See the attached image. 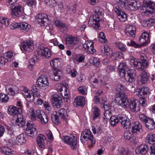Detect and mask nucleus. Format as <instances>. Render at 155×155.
Returning <instances> with one entry per match:
<instances>
[{
	"mask_svg": "<svg viewBox=\"0 0 155 155\" xmlns=\"http://www.w3.org/2000/svg\"><path fill=\"white\" fill-rule=\"evenodd\" d=\"M48 16L45 13L38 14L36 16L37 21L41 23V26L44 25L45 23L48 21Z\"/></svg>",
	"mask_w": 155,
	"mask_h": 155,
	"instance_id": "obj_22",
	"label": "nucleus"
},
{
	"mask_svg": "<svg viewBox=\"0 0 155 155\" xmlns=\"http://www.w3.org/2000/svg\"><path fill=\"white\" fill-rule=\"evenodd\" d=\"M121 53H119L118 52H116L114 53H113L111 54L110 56H109L113 60H117L118 58H120V55Z\"/></svg>",
	"mask_w": 155,
	"mask_h": 155,
	"instance_id": "obj_50",
	"label": "nucleus"
},
{
	"mask_svg": "<svg viewBox=\"0 0 155 155\" xmlns=\"http://www.w3.org/2000/svg\"><path fill=\"white\" fill-rule=\"evenodd\" d=\"M59 117L65 120L66 119V116L67 115V111L64 108H61L60 109L59 111Z\"/></svg>",
	"mask_w": 155,
	"mask_h": 155,
	"instance_id": "obj_41",
	"label": "nucleus"
},
{
	"mask_svg": "<svg viewBox=\"0 0 155 155\" xmlns=\"http://www.w3.org/2000/svg\"><path fill=\"white\" fill-rule=\"evenodd\" d=\"M20 49L26 52H31L34 49V46L33 42L32 41H27L21 43Z\"/></svg>",
	"mask_w": 155,
	"mask_h": 155,
	"instance_id": "obj_15",
	"label": "nucleus"
},
{
	"mask_svg": "<svg viewBox=\"0 0 155 155\" xmlns=\"http://www.w3.org/2000/svg\"><path fill=\"white\" fill-rule=\"evenodd\" d=\"M117 45L118 46V48L123 51H126L127 48L125 45L120 42L117 43Z\"/></svg>",
	"mask_w": 155,
	"mask_h": 155,
	"instance_id": "obj_55",
	"label": "nucleus"
},
{
	"mask_svg": "<svg viewBox=\"0 0 155 155\" xmlns=\"http://www.w3.org/2000/svg\"><path fill=\"white\" fill-rule=\"evenodd\" d=\"M149 88L147 87H142L141 88L136 89L137 94L138 96H143L146 95L148 92Z\"/></svg>",
	"mask_w": 155,
	"mask_h": 155,
	"instance_id": "obj_31",
	"label": "nucleus"
},
{
	"mask_svg": "<svg viewBox=\"0 0 155 155\" xmlns=\"http://www.w3.org/2000/svg\"><path fill=\"white\" fill-rule=\"evenodd\" d=\"M134 2L131 1L127 2L125 1V2L122 3L120 5V7L122 8H124L130 11H134L135 9L136 1Z\"/></svg>",
	"mask_w": 155,
	"mask_h": 155,
	"instance_id": "obj_18",
	"label": "nucleus"
},
{
	"mask_svg": "<svg viewBox=\"0 0 155 155\" xmlns=\"http://www.w3.org/2000/svg\"><path fill=\"white\" fill-rule=\"evenodd\" d=\"M13 86L10 84L7 85L6 86V92L9 95L14 96L15 94V92L13 88Z\"/></svg>",
	"mask_w": 155,
	"mask_h": 155,
	"instance_id": "obj_32",
	"label": "nucleus"
},
{
	"mask_svg": "<svg viewBox=\"0 0 155 155\" xmlns=\"http://www.w3.org/2000/svg\"><path fill=\"white\" fill-rule=\"evenodd\" d=\"M146 127L150 130H153L155 128V122L153 118L148 117L145 123Z\"/></svg>",
	"mask_w": 155,
	"mask_h": 155,
	"instance_id": "obj_25",
	"label": "nucleus"
},
{
	"mask_svg": "<svg viewBox=\"0 0 155 155\" xmlns=\"http://www.w3.org/2000/svg\"><path fill=\"white\" fill-rule=\"evenodd\" d=\"M150 41V36L148 33H143L140 37L138 41L139 43L136 44V48H141L144 46Z\"/></svg>",
	"mask_w": 155,
	"mask_h": 155,
	"instance_id": "obj_11",
	"label": "nucleus"
},
{
	"mask_svg": "<svg viewBox=\"0 0 155 155\" xmlns=\"http://www.w3.org/2000/svg\"><path fill=\"white\" fill-rule=\"evenodd\" d=\"M37 83H38L40 88L43 89L47 88L49 84L47 76L45 75H41L38 78Z\"/></svg>",
	"mask_w": 155,
	"mask_h": 155,
	"instance_id": "obj_13",
	"label": "nucleus"
},
{
	"mask_svg": "<svg viewBox=\"0 0 155 155\" xmlns=\"http://www.w3.org/2000/svg\"><path fill=\"white\" fill-rule=\"evenodd\" d=\"M135 133L133 134L131 132L127 131L124 133V136L125 139L127 140H130L131 143L135 146H136Z\"/></svg>",
	"mask_w": 155,
	"mask_h": 155,
	"instance_id": "obj_19",
	"label": "nucleus"
},
{
	"mask_svg": "<svg viewBox=\"0 0 155 155\" xmlns=\"http://www.w3.org/2000/svg\"><path fill=\"white\" fill-rule=\"evenodd\" d=\"M136 69L140 71V75L138 77L137 84L139 85L146 83L150 77L145 69L148 67V62L143 55L141 56L140 59L136 61Z\"/></svg>",
	"mask_w": 155,
	"mask_h": 155,
	"instance_id": "obj_1",
	"label": "nucleus"
},
{
	"mask_svg": "<svg viewBox=\"0 0 155 155\" xmlns=\"http://www.w3.org/2000/svg\"><path fill=\"white\" fill-rule=\"evenodd\" d=\"M21 109L14 106H9L8 111L9 113L13 116L18 114V118L16 120L15 125L23 127L25 124V119L23 116L20 114Z\"/></svg>",
	"mask_w": 155,
	"mask_h": 155,
	"instance_id": "obj_6",
	"label": "nucleus"
},
{
	"mask_svg": "<svg viewBox=\"0 0 155 155\" xmlns=\"http://www.w3.org/2000/svg\"><path fill=\"white\" fill-rule=\"evenodd\" d=\"M116 86L117 92L115 97L114 102L120 106L126 107L129 104V101L124 92L125 86L121 83L118 84Z\"/></svg>",
	"mask_w": 155,
	"mask_h": 155,
	"instance_id": "obj_3",
	"label": "nucleus"
},
{
	"mask_svg": "<svg viewBox=\"0 0 155 155\" xmlns=\"http://www.w3.org/2000/svg\"><path fill=\"white\" fill-rule=\"evenodd\" d=\"M120 76L123 77L125 76L126 72H127V76L128 77L129 81L132 83L135 81L134 77L136 74L134 73L135 70H129L127 65L124 63H121L118 66Z\"/></svg>",
	"mask_w": 155,
	"mask_h": 155,
	"instance_id": "obj_5",
	"label": "nucleus"
},
{
	"mask_svg": "<svg viewBox=\"0 0 155 155\" xmlns=\"http://www.w3.org/2000/svg\"><path fill=\"white\" fill-rule=\"evenodd\" d=\"M85 51L87 54H94L96 52V50L94 49V46L90 47Z\"/></svg>",
	"mask_w": 155,
	"mask_h": 155,
	"instance_id": "obj_58",
	"label": "nucleus"
},
{
	"mask_svg": "<svg viewBox=\"0 0 155 155\" xmlns=\"http://www.w3.org/2000/svg\"><path fill=\"white\" fill-rule=\"evenodd\" d=\"M104 119H109L110 118L111 114L110 110H105L104 113Z\"/></svg>",
	"mask_w": 155,
	"mask_h": 155,
	"instance_id": "obj_56",
	"label": "nucleus"
},
{
	"mask_svg": "<svg viewBox=\"0 0 155 155\" xmlns=\"http://www.w3.org/2000/svg\"><path fill=\"white\" fill-rule=\"evenodd\" d=\"M45 4L51 7H54L55 5V2L54 0H49L45 2Z\"/></svg>",
	"mask_w": 155,
	"mask_h": 155,
	"instance_id": "obj_60",
	"label": "nucleus"
},
{
	"mask_svg": "<svg viewBox=\"0 0 155 155\" xmlns=\"http://www.w3.org/2000/svg\"><path fill=\"white\" fill-rule=\"evenodd\" d=\"M101 106L105 110H110L111 108V106L109 103L107 101H105L104 102L101 103Z\"/></svg>",
	"mask_w": 155,
	"mask_h": 155,
	"instance_id": "obj_48",
	"label": "nucleus"
},
{
	"mask_svg": "<svg viewBox=\"0 0 155 155\" xmlns=\"http://www.w3.org/2000/svg\"><path fill=\"white\" fill-rule=\"evenodd\" d=\"M4 56H1L0 57V64L2 65H5L8 61V60Z\"/></svg>",
	"mask_w": 155,
	"mask_h": 155,
	"instance_id": "obj_64",
	"label": "nucleus"
},
{
	"mask_svg": "<svg viewBox=\"0 0 155 155\" xmlns=\"http://www.w3.org/2000/svg\"><path fill=\"white\" fill-rule=\"evenodd\" d=\"M94 46V42L89 41H86L83 45V47L85 50H87L91 46Z\"/></svg>",
	"mask_w": 155,
	"mask_h": 155,
	"instance_id": "obj_49",
	"label": "nucleus"
},
{
	"mask_svg": "<svg viewBox=\"0 0 155 155\" xmlns=\"http://www.w3.org/2000/svg\"><path fill=\"white\" fill-rule=\"evenodd\" d=\"M91 62L96 67H98L101 63V62L99 58L95 57H94L93 59L91 60Z\"/></svg>",
	"mask_w": 155,
	"mask_h": 155,
	"instance_id": "obj_46",
	"label": "nucleus"
},
{
	"mask_svg": "<svg viewBox=\"0 0 155 155\" xmlns=\"http://www.w3.org/2000/svg\"><path fill=\"white\" fill-rule=\"evenodd\" d=\"M143 132L141 124L139 122H136V134L138 132L141 133Z\"/></svg>",
	"mask_w": 155,
	"mask_h": 155,
	"instance_id": "obj_54",
	"label": "nucleus"
},
{
	"mask_svg": "<svg viewBox=\"0 0 155 155\" xmlns=\"http://www.w3.org/2000/svg\"><path fill=\"white\" fill-rule=\"evenodd\" d=\"M130 107L131 110L135 112L136 110V100L131 98L130 103Z\"/></svg>",
	"mask_w": 155,
	"mask_h": 155,
	"instance_id": "obj_45",
	"label": "nucleus"
},
{
	"mask_svg": "<svg viewBox=\"0 0 155 155\" xmlns=\"http://www.w3.org/2000/svg\"><path fill=\"white\" fill-rule=\"evenodd\" d=\"M85 103V98L81 96L76 97L74 101V104L76 107L83 106Z\"/></svg>",
	"mask_w": 155,
	"mask_h": 155,
	"instance_id": "obj_27",
	"label": "nucleus"
},
{
	"mask_svg": "<svg viewBox=\"0 0 155 155\" xmlns=\"http://www.w3.org/2000/svg\"><path fill=\"white\" fill-rule=\"evenodd\" d=\"M118 117V115L117 117L113 116H111L110 119V124L112 126H115L119 122H120L119 119Z\"/></svg>",
	"mask_w": 155,
	"mask_h": 155,
	"instance_id": "obj_35",
	"label": "nucleus"
},
{
	"mask_svg": "<svg viewBox=\"0 0 155 155\" xmlns=\"http://www.w3.org/2000/svg\"><path fill=\"white\" fill-rule=\"evenodd\" d=\"M54 25L58 28L61 31L67 32L68 30L67 25L59 20H57L54 22Z\"/></svg>",
	"mask_w": 155,
	"mask_h": 155,
	"instance_id": "obj_20",
	"label": "nucleus"
},
{
	"mask_svg": "<svg viewBox=\"0 0 155 155\" xmlns=\"http://www.w3.org/2000/svg\"><path fill=\"white\" fill-rule=\"evenodd\" d=\"M21 22H14L12 23L10 25V28L12 29L20 28L21 25Z\"/></svg>",
	"mask_w": 155,
	"mask_h": 155,
	"instance_id": "obj_57",
	"label": "nucleus"
},
{
	"mask_svg": "<svg viewBox=\"0 0 155 155\" xmlns=\"http://www.w3.org/2000/svg\"><path fill=\"white\" fill-rule=\"evenodd\" d=\"M51 98L52 99V102H59V103H63V101L61 97L60 96L57 94H54L51 96Z\"/></svg>",
	"mask_w": 155,
	"mask_h": 155,
	"instance_id": "obj_42",
	"label": "nucleus"
},
{
	"mask_svg": "<svg viewBox=\"0 0 155 155\" xmlns=\"http://www.w3.org/2000/svg\"><path fill=\"white\" fill-rule=\"evenodd\" d=\"M92 130L94 134H95L97 133H98L100 132L101 129V128L100 127H98L97 126H96V127L94 126H93L92 127Z\"/></svg>",
	"mask_w": 155,
	"mask_h": 155,
	"instance_id": "obj_59",
	"label": "nucleus"
},
{
	"mask_svg": "<svg viewBox=\"0 0 155 155\" xmlns=\"http://www.w3.org/2000/svg\"><path fill=\"white\" fill-rule=\"evenodd\" d=\"M57 113L55 112L52 114L51 115V119L52 121L56 124L58 125L59 124L60 121L58 116L57 115Z\"/></svg>",
	"mask_w": 155,
	"mask_h": 155,
	"instance_id": "obj_39",
	"label": "nucleus"
},
{
	"mask_svg": "<svg viewBox=\"0 0 155 155\" xmlns=\"http://www.w3.org/2000/svg\"><path fill=\"white\" fill-rule=\"evenodd\" d=\"M0 151L2 153L7 155H14L15 154V152L12 150L11 149L7 147H1Z\"/></svg>",
	"mask_w": 155,
	"mask_h": 155,
	"instance_id": "obj_29",
	"label": "nucleus"
},
{
	"mask_svg": "<svg viewBox=\"0 0 155 155\" xmlns=\"http://www.w3.org/2000/svg\"><path fill=\"white\" fill-rule=\"evenodd\" d=\"M78 90L80 94H86L87 93V89L86 87L84 86L80 87L78 88Z\"/></svg>",
	"mask_w": 155,
	"mask_h": 155,
	"instance_id": "obj_51",
	"label": "nucleus"
},
{
	"mask_svg": "<svg viewBox=\"0 0 155 155\" xmlns=\"http://www.w3.org/2000/svg\"><path fill=\"white\" fill-rule=\"evenodd\" d=\"M118 117L120 122L124 128H129L130 132L133 134L136 133V124L135 122L131 123L130 119L123 114H119Z\"/></svg>",
	"mask_w": 155,
	"mask_h": 155,
	"instance_id": "obj_8",
	"label": "nucleus"
},
{
	"mask_svg": "<svg viewBox=\"0 0 155 155\" xmlns=\"http://www.w3.org/2000/svg\"><path fill=\"white\" fill-rule=\"evenodd\" d=\"M146 143L150 144L155 143V134L150 133L147 135L145 139Z\"/></svg>",
	"mask_w": 155,
	"mask_h": 155,
	"instance_id": "obj_30",
	"label": "nucleus"
},
{
	"mask_svg": "<svg viewBox=\"0 0 155 155\" xmlns=\"http://www.w3.org/2000/svg\"><path fill=\"white\" fill-rule=\"evenodd\" d=\"M16 140L17 142L20 145H21L24 143L26 142L25 139L24 134H22L18 136Z\"/></svg>",
	"mask_w": 155,
	"mask_h": 155,
	"instance_id": "obj_37",
	"label": "nucleus"
},
{
	"mask_svg": "<svg viewBox=\"0 0 155 155\" xmlns=\"http://www.w3.org/2000/svg\"><path fill=\"white\" fill-rule=\"evenodd\" d=\"M93 137V136L90 130H86L81 133L80 140L82 143H85L83 140V139L85 141H90L92 144H94L95 143V141Z\"/></svg>",
	"mask_w": 155,
	"mask_h": 155,
	"instance_id": "obj_10",
	"label": "nucleus"
},
{
	"mask_svg": "<svg viewBox=\"0 0 155 155\" xmlns=\"http://www.w3.org/2000/svg\"><path fill=\"white\" fill-rule=\"evenodd\" d=\"M125 32L128 36L134 38L135 36L136 27L132 26H127L125 29Z\"/></svg>",
	"mask_w": 155,
	"mask_h": 155,
	"instance_id": "obj_23",
	"label": "nucleus"
},
{
	"mask_svg": "<svg viewBox=\"0 0 155 155\" xmlns=\"http://www.w3.org/2000/svg\"><path fill=\"white\" fill-rule=\"evenodd\" d=\"M95 15L93 16V18H90L88 22L90 27H93V29L97 30L100 29V24L99 22L100 21V16L102 15L103 13V9L98 6L95 7L94 8Z\"/></svg>",
	"mask_w": 155,
	"mask_h": 155,
	"instance_id": "obj_4",
	"label": "nucleus"
},
{
	"mask_svg": "<svg viewBox=\"0 0 155 155\" xmlns=\"http://www.w3.org/2000/svg\"><path fill=\"white\" fill-rule=\"evenodd\" d=\"M93 120L99 118L101 116V111L97 107H94L93 108Z\"/></svg>",
	"mask_w": 155,
	"mask_h": 155,
	"instance_id": "obj_33",
	"label": "nucleus"
},
{
	"mask_svg": "<svg viewBox=\"0 0 155 155\" xmlns=\"http://www.w3.org/2000/svg\"><path fill=\"white\" fill-rule=\"evenodd\" d=\"M139 117L142 121L145 123L149 117H146L143 114H141L139 115Z\"/></svg>",
	"mask_w": 155,
	"mask_h": 155,
	"instance_id": "obj_62",
	"label": "nucleus"
},
{
	"mask_svg": "<svg viewBox=\"0 0 155 155\" xmlns=\"http://www.w3.org/2000/svg\"><path fill=\"white\" fill-rule=\"evenodd\" d=\"M65 43L68 47H72L77 43V38L70 35L67 34L65 35Z\"/></svg>",
	"mask_w": 155,
	"mask_h": 155,
	"instance_id": "obj_17",
	"label": "nucleus"
},
{
	"mask_svg": "<svg viewBox=\"0 0 155 155\" xmlns=\"http://www.w3.org/2000/svg\"><path fill=\"white\" fill-rule=\"evenodd\" d=\"M53 72L54 75L51 77V79L56 81H59L62 74L61 71L58 69H54Z\"/></svg>",
	"mask_w": 155,
	"mask_h": 155,
	"instance_id": "obj_24",
	"label": "nucleus"
},
{
	"mask_svg": "<svg viewBox=\"0 0 155 155\" xmlns=\"http://www.w3.org/2000/svg\"><path fill=\"white\" fill-rule=\"evenodd\" d=\"M26 131V133L28 135L31 137H35L38 134V131L36 129L33 128L31 130H28Z\"/></svg>",
	"mask_w": 155,
	"mask_h": 155,
	"instance_id": "obj_40",
	"label": "nucleus"
},
{
	"mask_svg": "<svg viewBox=\"0 0 155 155\" xmlns=\"http://www.w3.org/2000/svg\"><path fill=\"white\" fill-rule=\"evenodd\" d=\"M99 40L101 43H107L108 41L106 38L104 33L103 32H100L99 35Z\"/></svg>",
	"mask_w": 155,
	"mask_h": 155,
	"instance_id": "obj_44",
	"label": "nucleus"
},
{
	"mask_svg": "<svg viewBox=\"0 0 155 155\" xmlns=\"http://www.w3.org/2000/svg\"><path fill=\"white\" fill-rule=\"evenodd\" d=\"M29 111L31 116V119L33 120L36 119V117L39 120L42 124H45L48 123L49 118L47 115L42 111L38 110L36 111L35 114L34 109L33 108L29 109Z\"/></svg>",
	"mask_w": 155,
	"mask_h": 155,
	"instance_id": "obj_7",
	"label": "nucleus"
},
{
	"mask_svg": "<svg viewBox=\"0 0 155 155\" xmlns=\"http://www.w3.org/2000/svg\"><path fill=\"white\" fill-rule=\"evenodd\" d=\"M9 97L6 94L0 93V102L7 103L8 101Z\"/></svg>",
	"mask_w": 155,
	"mask_h": 155,
	"instance_id": "obj_43",
	"label": "nucleus"
},
{
	"mask_svg": "<svg viewBox=\"0 0 155 155\" xmlns=\"http://www.w3.org/2000/svg\"><path fill=\"white\" fill-rule=\"evenodd\" d=\"M9 24V20L8 18H2L0 20V25H2L1 28L8 26Z\"/></svg>",
	"mask_w": 155,
	"mask_h": 155,
	"instance_id": "obj_38",
	"label": "nucleus"
},
{
	"mask_svg": "<svg viewBox=\"0 0 155 155\" xmlns=\"http://www.w3.org/2000/svg\"><path fill=\"white\" fill-rule=\"evenodd\" d=\"M52 104L53 107L55 108H58L61 107V106L62 104L63 103H59L58 102H52Z\"/></svg>",
	"mask_w": 155,
	"mask_h": 155,
	"instance_id": "obj_61",
	"label": "nucleus"
},
{
	"mask_svg": "<svg viewBox=\"0 0 155 155\" xmlns=\"http://www.w3.org/2000/svg\"><path fill=\"white\" fill-rule=\"evenodd\" d=\"M114 11L118 15V17L120 21H125L127 18V15L124 12L121 11L119 7H116L114 8Z\"/></svg>",
	"mask_w": 155,
	"mask_h": 155,
	"instance_id": "obj_21",
	"label": "nucleus"
},
{
	"mask_svg": "<svg viewBox=\"0 0 155 155\" xmlns=\"http://www.w3.org/2000/svg\"><path fill=\"white\" fill-rule=\"evenodd\" d=\"M62 139L64 142L69 145L72 150L76 149L78 141L76 137L73 135L72 137L65 136L63 137Z\"/></svg>",
	"mask_w": 155,
	"mask_h": 155,
	"instance_id": "obj_9",
	"label": "nucleus"
},
{
	"mask_svg": "<svg viewBox=\"0 0 155 155\" xmlns=\"http://www.w3.org/2000/svg\"><path fill=\"white\" fill-rule=\"evenodd\" d=\"M38 84V83H36L32 87L31 91L32 92L36 93L38 92L39 90V86Z\"/></svg>",
	"mask_w": 155,
	"mask_h": 155,
	"instance_id": "obj_63",
	"label": "nucleus"
},
{
	"mask_svg": "<svg viewBox=\"0 0 155 155\" xmlns=\"http://www.w3.org/2000/svg\"><path fill=\"white\" fill-rule=\"evenodd\" d=\"M21 24L20 28L23 32H28L31 28V25L27 23L21 22Z\"/></svg>",
	"mask_w": 155,
	"mask_h": 155,
	"instance_id": "obj_34",
	"label": "nucleus"
},
{
	"mask_svg": "<svg viewBox=\"0 0 155 155\" xmlns=\"http://www.w3.org/2000/svg\"><path fill=\"white\" fill-rule=\"evenodd\" d=\"M58 63V58H55L52 60L50 62V64L52 67L56 68Z\"/></svg>",
	"mask_w": 155,
	"mask_h": 155,
	"instance_id": "obj_53",
	"label": "nucleus"
},
{
	"mask_svg": "<svg viewBox=\"0 0 155 155\" xmlns=\"http://www.w3.org/2000/svg\"><path fill=\"white\" fill-rule=\"evenodd\" d=\"M38 54L43 58H48L51 55V51L48 48L40 46L37 52Z\"/></svg>",
	"mask_w": 155,
	"mask_h": 155,
	"instance_id": "obj_16",
	"label": "nucleus"
},
{
	"mask_svg": "<svg viewBox=\"0 0 155 155\" xmlns=\"http://www.w3.org/2000/svg\"><path fill=\"white\" fill-rule=\"evenodd\" d=\"M25 126H26L27 127L26 128V131L28 130H31L33 129V128L35 129L36 128L35 124L31 121L28 122L26 124H25Z\"/></svg>",
	"mask_w": 155,
	"mask_h": 155,
	"instance_id": "obj_47",
	"label": "nucleus"
},
{
	"mask_svg": "<svg viewBox=\"0 0 155 155\" xmlns=\"http://www.w3.org/2000/svg\"><path fill=\"white\" fill-rule=\"evenodd\" d=\"M91 86L97 88L104 84V81L99 77L96 76L91 77L89 79Z\"/></svg>",
	"mask_w": 155,
	"mask_h": 155,
	"instance_id": "obj_12",
	"label": "nucleus"
},
{
	"mask_svg": "<svg viewBox=\"0 0 155 155\" xmlns=\"http://www.w3.org/2000/svg\"><path fill=\"white\" fill-rule=\"evenodd\" d=\"M11 9V15L14 18L19 17L23 13V8L19 4L13 5Z\"/></svg>",
	"mask_w": 155,
	"mask_h": 155,
	"instance_id": "obj_14",
	"label": "nucleus"
},
{
	"mask_svg": "<svg viewBox=\"0 0 155 155\" xmlns=\"http://www.w3.org/2000/svg\"><path fill=\"white\" fill-rule=\"evenodd\" d=\"M155 3L151 1L146 2L144 5L140 12L142 15L146 17H151L149 19L150 26H152L155 23Z\"/></svg>",
	"mask_w": 155,
	"mask_h": 155,
	"instance_id": "obj_2",
	"label": "nucleus"
},
{
	"mask_svg": "<svg viewBox=\"0 0 155 155\" xmlns=\"http://www.w3.org/2000/svg\"><path fill=\"white\" fill-rule=\"evenodd\" d=\"M104 51H101L102 53L107 56H110L112 53V50L108 46L106 45L103 47Z\"/></svg>",
	"mask_w": 155,
	"mask_h": 155,
	"instance_id": "obj_36",
	"label": "nucleus"
},
{
	"mask_svg": "<svg viewBox=\"0 0 155 155\" xmlns=\"http://www.w3.org/2000/svg\"><path fill=\"white\" fill-rule=\"evenodd\" d=\"M46 138L45 136L41 134H39L37 137V142L39 147L43 148L44 147L45 140Z\"/></svg>",
	"mask_w": 155,
	"mask_h": 155,
	"instance_id": "obj_26",
	"label": "nucleus"
},
{
	"mask_svg": "<svg viewBox=\"0 0 155 155\" xmlns=\"http://www.w3.org/2000/svg\"><path fill=\"white\" fill-rule=\"evenodd\" d=\"M148 149L147 146L146 145L142 144L137 148V152L136 155H145Z\"/></svg>",
	"mask_w": 155,
	"mask_h": 155,
	"instance_id": "obj_28",
	"label": "nucleus"
},
{
	"mask_svg": "<svg viewBox=\"0 0 155 155\" xmlns=\"http://www.w3.org/2000/svg\"><path fill=\"white\" fill-rule=\"evenodd\" d=\"M24 96L27 101L28 102H33L35 100L34 97H33L31 94L28 93Z\"/></svg>",
	"mask_w": 155,
	"mask_h": 155,
	"instance_id": "obj_52",
	"label": "nucleus"
}]
</instances>
